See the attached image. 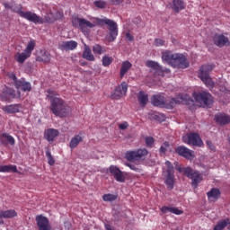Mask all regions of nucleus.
<instances>
[{"label": "nucleus", "instance_id": "f257e3e1", "mask_svg": "<svg viewBox=\"0 0 230 230\" xmlns=\"http://www.w3.org/2000/svg\"><path fill=\"white\" fill-rule=\"evenodd\" d=\"M48 98L50 100L49 109L54 116L58 118H67L69 116V112H71L69 105L58 93H53V92L49 90Z\"/></svg>", "mask_w": 230, "mask_h": 230}, {"label": "nucleus", "instance_id": "f03ea898", "mask_svg": "<svg viewBox=\"0 0 230 230\" xmlns=\"http://www.w3.org/2000/svg\"><path fill=\"white\" fill-rule=\"evenodd\" d=\"M4 8L7 10H12V12H14V13H18L20 17L22 19H25L26 21H29V22H39V17H37V13L27 11H22V5L21 4H15L14 3L10 4H4Z\"/></svg>", "mask_w": 230, "mask_h": 230}, {"label": "nucleus", "instance_id": "7ed1b4c3", "mask_svg": "<svg viewBox=\"0 0 230 230\" xmlns=\"http://www.w3.org/2000/svg\"><path fill=\"white\" fill-rule=\"evenodd\" d=\"M99 26H108L109 35L107 36L108 42H114L118 37V23L113 20L102 18L98 20Z\"/></svg>", "mask_w": 230, "mask_h": 230}, {"label": "nucleus", "instance_id": "20e7f679", "mask_svg": "<svg viewBox=\"0 0 230 230\" xmlns=\"http://www.w3.org/2000/svg\"><path fill=\"white\" fill-rule=\"evenodd\" d=\"M176 170L177 172H180L181 173L186 175V177H188L189 179H191L193 188H198L199 184L202 182V173H199V171H195L190 167H176Z\"/></svg>", "mask_w": 230, "mask_h": 230}, {"label": "nucleus", "instance_id": "39448f33", "mask_svg": "<svg viewBox=\"0 0 230 230\" xmlns=\"http://www.w3.org/2000/svg\"><path fill=\"white\" fill-rule=\"evenodd\" d=\"M100 18H91L90 21L85 20V18H75L74 19L73 22H77L80 30L83 33H89V30L91 28H96V26H100Z\"/></svg>", "mask_w": 230, "mask_h": 230}, {"label": "nucleus", "instance_id": "423d86ee", "mask_svg": "<svg viewBox=\"0 0 230 230\" xmlns=\"http://www.w3.org/2000/svg\"><path fill=\"white\" fill-rule=\"evenodd\" d=\"M35 49V41L30 40L27 44L26 49L22 52H17L14 56V60L18 64H24L28 58L31 57L32 51Z\"/></svg>", "mask_w": 230, "mask_h": 230}, {"label": "nucleus", "instance_id": "0eeeda50", "mask_svg": "<svg viewBox=\"0 0 230 230\" xmlns=\"http://www.w3.org/2000/svg\"><path fill=\"white\" fill-rule=\"evenodd\" d=\"M210 71H213V65H204L200 67L199 74L200 80H202L208 88H212L215 85L213 79L209 76Z\"/></svg>", "mask_w": 230, "mask_h": 230}, {"label": "nucleus", "instance_id": "6e6552de", "mask_svg": "<svg viewBox=\"0 0 230 230\" xmlns=\"http://www.w3.org/2000/svg\"><path fill=\"white\" fill-rule=\"evenodd\" d=\"M193 98L195 102L205 107H211L213 105V96L208 92L194 93Z\"/></svg>", "mask_w": 230, "mask_h": 230}, {"label": "nucleus", "instance_id": "1a4fd4ad", "mask_svg": "<svg viewBox=\"0 0 230 230\" xmlns=\"http://www.w3.org/2000/svg\"><path fill=\"white\" fill-rule=\"evenodd\" d=\"M146 155H148V150L146 148H140L126 153V159L131 163L135 161H145Z\"/></svg>", "mask_w": 230, "mask_h": 230}, {"label": "nucleus", "instance_id": "9d476101", "mask_svg": "<svg viewBox=\"0 0 230 230\" xmlns=\"http://www.w3.org/2000/svg\"><path fill=\"white\" fill-rule=\"evenodd\" d=\"M189 66L190 63H188L186 57H184L182 54L175 53L172 67H176L177 69H186Z\"/></svg>", "mask_w": 230, "mask_h": 230}, {"label": "nucleus", "instance_id": "9b49d317", "mask_svg": "<svg viewBox=\"0 0 230 230\" xmlns=\"http://www.w3.org/2000/svg\"><path fill=\"white\" fill-rule=\"evenodd\" d=\"M183 143H186L187 145H192V146H201L202 145H204V142H202L200 136H199V134L197 133H190L184 136Z\"/></svg>", "mask_w": 230, "mask_h": 230}, {"label": "nucleus", "instance_id": "f8f14e48", "mask_svg": "<svg viewBox=\"0 0 230 230\" xmlns=\"http://www.w3.org/2000/svg\"><path fill=\"white\" fill-rule=\"evenodd\" d=\"M127 91H128V84L127 82H122L120 84L116 86L112 98H114V100H119V98H123V96L127 95Z\"/></svg>", "mask_w": 230, "mask_h": 230}, {"label": "nucleus", "instance_id": "ddd939ff", "mask_svg": "<svg viewBox=\"0 0 230 230\" xmlns=\"http://www.w3.org/2000/svg\"><path fill=\"white\" fill-rule=\"evenodd\" d=\"M109 172L110 173H111V175H113L117 182H125V174L121 170H119V168H118V166L111 165L109 168Z\"/></svg>", "mask_w": 230, "mask_h": 230}, {"label": "nucleus", "instance_id": "4468645a", "mask_svg": "<svg viewBox=\"0 0 230 230\" xmlns=\"http://www.w3.org/2000/svg\"><path fill=\"white\" fill-rule=\"evenodd\" d=\"M214 44L218 48H224V46H230L229 38L222 34H216L213 38Z\"/></svg>", "mask_w": 230, "mask_h": 230}, {"label": "nucleus", "instance_id": "2eb2a0df", "mask_svg": "<svg viewBox=\"0 0 230 230\" xmlns=\"http://www.w3.org/2000/svg\"><path fill=\"white\" fill-rule=\"evenodd\" d=\"M37 17L40 18L38 22H33V24H44L46 22L48 24H51L55 22V21H57V17H55V14L53 13H47L44 18H42L41 16H39V14H37Z\"/></svg>", "mask_w": 230, "mask_h": 230}, {"label": "nucleus", "instance_id": "dca6fc26", "mask_svg": "<svg viewBox=\"0 0 230 230\" xmlns=\"http://www.w3.org/2000/svg\"><path fill=\"white\" fill-rule=\"evenodd\" d=\"M176 152H177L178 155H181V157H184L185 159H193V157H194L193 151H191V149H190L184 146H178L176 149Z\"/></svg>", "mask_w": 230, "mask_h": 230}, {"label": "nucleus", "instance_id": "f3484780", "mask_svg": "<svg viewBox=\"0 0 230 230\" xmlns=\"http://www.w3.org/2000/svg\"><path fill=\"white\" fill-rule=\"evenodd\" d=\"M151 103L155 107H164L166 105V97L164 95L156 94L151 98Z\"/></svg>", "mask_w": 230, "mask_h": 230}, {"label": "nucleus", "instance_id": "a211bd4d", "mask_svg": "<svg viewBox=\"0 0 230 230\" xmlns=\"http://www.w3.org/2000/svg\"><path fill=\"white\" fill-rule=\"evenodd\" d=\"M77 47H78V42L75 40L62 41L59 44V48L63 51H73V49H76Z\"/></svg>", "mask_w": 230, "mask_h": 230}, {"label": "nucleus", "instance_id": "6ab92c4d", "mask_svg": "<svg viewBox=\"0 0 230 230\" xmlns=\"http://www.w3.org/2000/svg\"><path fill=\"white\" fill-rule=\"evenodd\" d=\"M0 96L3 102H10V100H13V98H15V90L12 88H6Z\"/></svg>", "mask_w": 230, "mask_h": 230}, {"label": "nucleus", "instance_id": "aec40b11", "mask_svg": "<svg viewBox=\"0 0 230 230\" xmlns=\"http://www.w3.org/2000/svg\"><path fill=\"white\" fill-rule=\"evenodd\" d=\"M2 111L7 114H17V112H21V104L6 105L2 108Z\"/></svg>", "mask_w": 230, "mask_h": 230}, {"label": "nucleus", "instance_id": "412c9836", "mask_svg": "<svg viewBox=\"0 0 230 230\" xmlns=\"http://www.w3.org/2000/svg\"><path fill=\"white\" fill-rule=\"evenodd\" d=\"M15 87L18 90L24 91V93H26V92L30 93V91H31V84H30V82H26L22 79L16 81Z\"/></svg>", "mask_w": 230, "mask_h": 230}, {"label": "nucleus", "instance_id": "4be33fe9", "mask_svg": "<svg viewBox=\"0 0 230 230\" xmlns=\"http://www.w3.org/2000/svg\"><path fill=\"white\" fill-rule=\"evenodd\" d=\"M215 121H217L218 125H227L230 123V116L224 113H217L215 115Z\"/></svg>", "mask_w": 230, "mask_h": 230}, {"label": "nucleus", "instance_id": "5701e85b", "mask_svg": "<svg viewBox=\"0 0 230 230\" xmlns=\"http://www.w3.org/2000/svg\"><path fill=\"white\" fill-rule=\"evenodd\" d=\"M0 142L2 145H11L13 146V145H15V138L7 133H3L0 136Z\"/></svg>", "mask_w": 230, "mask_h": 230}, {"label": "nucleus", "instance_id": "b1692460", "mask_svg": "<svg viewBox=\"0 0 230 230\" xmlns=\"http://www.w3.org/2000/svg\"><path fill=\"white\" fill-rule=\"evenodd\" d=\"M17 217L15 209L0 210V218L12 219Z\"/></svg>", "mask_w": 230, "mask_h": 230}, {"label": "nucleus", "instance_id": "393cba45", "mask_svg": "<svg viewBox=\"0 0 230 230\" xmlns=\"http://www.w3.org/2000/svg\"><path fill=\"white\" fill-rule=\"evenodd\" d=\"M207 195L208 200L215 202V200H218V199H220V190L213 188L207 193Z\"/></svg>", "mask_w": 230, "mask_h": 230}, {"label": "nucleus", "instance_id": "a878e982", "mask_svg": "<svg viewBox=\"0 0 230 230\" xmlns=\"http://www.w3.org/2000/svg\"><path fill=\"white\" fill-rule=\"evenodd\" d=\"M162 58L164 62H166L169 64V66H172L173 60L175 58V54H173L172 51H165L162 54Z\"/></svg>", "mask_w": 230, "mask_h": 230}, {"label": "nucleus", "instance_id": "bb28decb", "mask_svg": "<svg viewBox=\"0 0 230 230\" xmlns=\"http://www.w3.org/2000/svg\"><path fill=\"white\" fill-rule=\"evenodd\" d=\"M58 136V131L55 128H49L45 132V138L49 142L55 141V137H57Z\"/></svg>", "mask_w": 230, "mask_h": 230}, {"label": "nucleus", "instance_id": "cd10ccee", "mask_svg": "<svg viewBox=\"0 0 230 230\" xmlns=\"http://www.w3.org/2000/svg\"><path fill=\"white\" fill-rule=\"evenodd\" d=\"M165 185L169 190H173L175 186V175L173 173H169L166 175Z\"/></svg>", "mask_w": 230, "mask_h": 230}, {"label": "nucleus", "instance_id": "c85d7f7f", "mask_svg": "<svg viewBox=\"0 0 230 230\" xmlns=\"http://www.w3.org/2000/svg\"><path fill=\"white\" fill-rule=\"evenodd\" d=\"M84 141V137L80 135H75L72 139L70 140L69 146L71 150H74V148H76L80 143Z\"/></svg>", "mask_w": 230, "mask_h": 230}, {"label": "nucleus", "instance_id": "c756f323", "mask_svg": "<svg viewBox=\"0 0 230 230\" xmlns=\"http://www.w3.org/2000/svg\"><path fill=\"white\" fill-rule=\"evenodd\" d=\"M0 172L2 173H17V166L16 165H0Z\"/></svg>", "mask_w": 230, "mask_h": 230}, {"label": "nucleus", "instance_id": "7c9ffc66", "mask_svg": "<svg viewBox=\"0 0 230 230\" xmlns=\"http://www.w3.org/2000/svg\"><path fill=\"white\" fill-rule=\"evenodd\" d=\"M83 58H85V60H89L90 62H94V55H93V52H91V49L87 45H84Z\"/></svg>", "mask_w": 230, "mask_h": 230}, {"label": "nucleus", "instance_id": "2f4dec72", "mask_svg": "<svg viewBox=\"0 0 230 230\" xmlns=\"http://www.w3.org/2000/svg\"><path fill=\"white\" fill-rule=\"evenodd\" d=\"M130 67H132V63L129 61H124L121 65L120 68V78H123L127 73L130 70Z\"/></svg>", "mask_w": 230, "mask_h": 230}, {"label": "nucleus", "instance_id": "473e14b6", "mask_svg": "<svg viewBox=\"0 0 230 230\" xmlns=\"http://www.w3.org/2000/svg\"><path fill=\"white\" fill-rule=\"evenodd\" d=\"M137 100L141 107H146L148 103V94L145 93V92L141 91L138 93Z\"/></svg>", "mask_w": 230, "mask_h": 230}, {"label": "nucleus", "instance_id": "72a5a7b5", "mask_svg": "<svg viewBox=\"0 0 230 230\" xmlns=\"http://www.w3.org/2000/svg\"><path fill=\"white\" fill-rule=\"evenodd\" d=\"M36 60H38V62H44L45 64H49V62H51V54H49V52L48 51H44L43 53H41V56L37 57Z\"/></svg>", "mask_w": 230, "mask_h": 230}, {"label": "nucleus", "instance_id": "f704fd0d", "mask_svg": "<svg viewBox=\"0 0 230 230\" xmlns=\"http://www.w3.org/2000/svg\"><path fill=\"white\" fill-rule=\"evenodd\" d=\"M162 213H173V215H182V210L173 207H163Z\"/></svg>", "mask_w": 230, "mask_h": 230}, {"label": "nucleus", "instance_id": "c9c22d12", "mask_svg": "<svg viewBox=\"0 0 230 230\" xmlns=\"http://www.w3.org/2000/svg\"><path fill=\"white\" fill-rule=\"evenodd\" d=\"M172 10L179 13L181 10H184V2L182 0H173Z\"/></svg>", "mask_w": 230, "mask_h": 230}, {"label": "nucleus", "instance_id": "e433bc0d", "mask_svg": "<svg viewBox=\"0 0 230 230\" xmlns=\"http://www.w3.org/2000/svg\"><path fill=\"white\" fill-rule=\"evenodd\" d=\"M229 224V219L221 220L215 226L214 230H224Z\"/></svg>", "mask_w": 230, "mask_h": 230}, {"label": "nucleus", "instance_id": "4c0bfd02", "mask_svg": "<svg viewBox=\"0 0 230 230\" xmlns=\"http://www.w3.org/2000/svg\"><path fill=\"white\" fill-rule=\"evenodd\" d=\"M147 67H151V69H155V71H161L163 72V66L159 65V63L155 61H147L146 62Z\"/></svg>", "mask_w": 230, "mask_h": 230}, {"label": "nucleus", "instance_id": "58836bf2", "mask_svg": "<svg viewBox=\"0 0 230 230\" xmlns=\"http://www.w3.org/2000/svg\"><path fill=\"white\" fill-rule=\"evenodd\" d=\"M177 103H179V101H177L176 99H171L170 101L165 99V105L164 106V108L165 109H173Z\"/></svg>", "mask_w": 230, "mask_h": 230}, {"label": "nucleus", "instance_id": "ea45409f", "mask_svg": "<svg viewBox=\"0 0 230 230\" xmlns=\"http://www.w3.org/2000/svg\"><path fill=\"white\" fill-rule=\"evenodd\" d=\"M93 53H95V55H103V53H105V51L107 50L105 49V48L100 45H94L93 48Z\"/></svg>", "mask_w": 230, "mask_h": 230}, {"label": "nucleus", "instance_id": "a19ab883", "mask_svg": "<svg viewBox=\"0 0 230 230\" xmlns=\"http://www.w3.org/2000/svg\"><path fill=\"white\" fill-rule=\"evenodd\" d=\"M116 199H118V196L113 194H104L102 196V199L104 200V202H114Z\"/></svg>", "mask_w": 230, "mask_h": 230}, {"label": "nucleus", "instance_id": "79ce46f5", "mask_svg": "<svg viewBox=\"0 0 230 230\" xmlns=\"http://www.w3.org/2000/svg\"><path fill=\"white\" fill-rule=\"evenodd\" d=\"M113 60H114V59L112 58V57L104 56V57L102 58V66H103L104 67H109V66L112 64V61H113Z\"/></svg>", "mask_w": 230, "mask_h": 230}, {"label": "nucleus", "instance_id": "37998d69", "mask_svg": "<svg viewBox=\"0 0 230 230\" xmlns=\"http://www.w3.org/2000/svg\"><path fill=\"white\" fill-rule=\"evenodd\" d=\"M170 149V143L164 142L160 147V154H166Z\"/></svg>", "mask_w": 230, "mask_h": 230}, {"label": "nucleus", "instance_id": "c03bdc74", "mask_svg": "<svg viewBox=\"0 0 230 230\" xmlns=\"http://www.w3.org/2000/svg\"><path fill=\"white\" fill-rule=\"evenodd\" d=\"M46 155H47L49 164L50 166H53V164H55V159L53 158V155H51V151L49 150L46 151Z\"/></svg>", "mask_w": 230, "mask_h": 230}, {"label": "nucleus", "instance_id": "a18cd8bd", "mask_svg": "<svg viewBox=\"0 0 230 230\" xmlns=\"http://www.w3.org/2000/svg\"><path fill=\"white\" fill-rule=\"evenodd\" d=\"M94 6H96V8H105L107 6V3H105V1H95L94 2Z\"/></svg>", "mask_w": 230, "mask_h": 230}, {"label": "nucleus", "instance_id": "49530a36", "mask_svg": "<svg viewBox=\"0 0 230 230\" xmlns=\"http://www.w3.org/2000/svg\"><path fill=\"white\" fill-rule=\"evenodd\" d=\"M145 141H146V146H148L149 148H152V146H154V137H146L145 138Z\"/></svg>", "mask_w": 230, "mask_h": 230}, {"label": "nucleus", "instance_id": "de8ad7c7", "mask_svg": "<svg viewBox=\"0 0 230 230\" xmlns=\"http://www.w3.org/2000/svg\"><path fill=\"white\" fill-rule=\"evenodd\" d=\"M165 166L167 167V174L173 173V165L170 161L165 162Z\"/></svg>", "mask_w": 230, "mask_h": 230}, {"label": "nucleus", "instance_id": "09e8293b", "mask_svg": "<svg viewBox=\"0 0 230 230\" xmlns=\"http://www.w3.org/2000/svg\"><path fill=\"white\" fill-rule=\"evenodd\" d=\"M126 165L130 168V170H133L134 172H141V169L138 165H134L132 164H126Z\"/></svg>", "mask_w": 230, "mask_h": 230}, {"label": "nucleus", "instance_id": "8fccbe9b", "mask_svg": "<svg viewBox=\"0 0 230 230\" xmlns=\"http://www.w3.org/2000/svg\"><path fill=\"white\" fill-rule=\"evenodd\" d=\"M7 76L12 80L13 81L14 84L16 85V82H19V80H17V76L15 75V74L13 73H9L7 75Z\"/></svg>", "mask_w": 230, "mask_h": 230}, {"label": "nucleus", "instance_id": "3c124183", "mask_svg": "<svg viewBox=\"0 0 230 230\" xmlns=\"http://www.w3.org/2000/svg\"><path fill=\"white\" fill-rule=\"evenodd\" d=\"M155 45L157 47L164 46V40H163L161 39H155Z\"/></svg>", "mask_w": 230, "mask_h": 230}, {"label": "nucleus", "instance_id": "603ef678", "mask_svg": "<svg viewBox=\"0 0 230 230\" xmlns=\"http://www.w3.org/2000/svg\"><path fill=\"white\" fill-rule=\"evenodd\" d=\"M206 144H207V146H208V148L212 150V152H215L216 150L215 145H213V142H211V140H207Z\"/></svg>", "mask_w": 230, "mask_h": 230}, {"label": "nucleus", "instance_id": "864d4df0", "mask_svg": "<svg viewBox=\"0 0 230 230\" xmlns=\"http://www.w3.org/2000/svg\"><path fill=\"white\" fill-rule=\"evenodd\" d=\"M119 128L120 130H127V128H128V122H123V123L119 124Z\"/></svg>", "mask_w": 230, "mask_h": 230}, {"label": "nucleus", "instance_id": "5fc2aeb1", "mask_svg": "<svg viewBox=\"0 0 230 230\" xmlns=\"http://www.w3.org/2000/svg\"><path fill=\"white\" fill-rule=\"evenodd\" d=\"M126 39L129 42H134V36L132 34H130V32L126 33Z\"/></svg>", "mask_w": 230, "mask_h": 230}, {"label": "nucleus", "instance_id": "6e6d98bb", "mask_svg": "<svg viewBox=\"0 0 230 230\" xmlns=\"http://www.w3.org/2000/svg\"><path fill=\"white\" fill-rule=\"evenodd\" d=\"M112 4H121L123 0H111Z\"/></svg>", "mask_w": 230, "mask_h": 230}, {"label": "nucleus", "instance_id": "4d7b16f0", "mask_svg": "<svg viewBox=\"0 0 230 230\" xmlns=\"http://www.w3.org/2000/svg\"><path fill=\"white\" fill-rule=\"evenodd\" d=\"M56 17V20L57 19H62L64 17V13H60V12H58L57 13V16Z\"/></svg>", "mask_w": 230, "mask_h": 230}, {"label": "nucleus", "instance_id": "13d9d810", "mask_svg": "<svg viewBox=\"0 0 230 230\" xmlns=\"http://www.w3.org/2000/svg\"><path fill=\"white\" fill-rule=\"evenodd\" d=\"M3 224H4V221H3L2 218L0 217V226H3Z\"/></svg>", "mask_w": 230, "mask_h": 230}]
</instances>
